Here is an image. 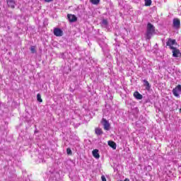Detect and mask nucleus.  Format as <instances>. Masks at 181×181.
Segmentation results:
<instances>
[{
  "label": "nucleus",
  "mask_w": 181,
  "mask_h": 181,
  "mask_svg": "<svg viewBox=\"0 0 181 181\" xmlns=\"http://www.w3.org/2000/svg\"><path fill=\"white\" fill-rule=\"evenodd\" d=\"M153 35H156V31L155 30V26L153 25L152 23H148L145 37L147 40H151Z\"/></svg>",
  "instance_id": "1"
},
{
  "label": "nucleus",
  "mask_w": 181,
  "mask_h": 181,
  "mask_svg": "<svg viewBox=\"0 0 181 181\" xmlns=\"http://www.w3.org/2000/svg\"><path fill=\"white\" fill-rule=\"evenodd\" d=\"M100 123L103 125L105 131H110V129H111V124H110V122L107 120V119L103 118Z\"/></svg>",
  "instance_id": "2"
},
{
  "label": "nucleus",
  "mask_w": 181,
  "mask_h": 181,
  "mask_svg": "<svg viewBox=\"0 0 181 181\" xmlns=\"http://www.w3.org/2000/svg\"><path fill=\"white\" fill-rule=\"evenodd\" d=\"M179 93H181V85H177L175 88L173 89V94L177 98H180V95Z\"/></svg>",
  "instance_id": "3"
},
{
  "label": "nucleus",
  "mask_w": 181,
  "mask_h": 181,
  "mask_svg": "<svg viewBox=\"0 0 181 181\" xmlns=\"http://www.w3.org/2000/svg\"><path fill=\"white\" fill-rule=\"evenodd\" d=\"M177 45V42H176V40H173L172 38H168V40L166 42V46H169L170 49H172V47L173 45Z\"/></svg>",
  "instance_id": "4"
},
{
  "label": "nucleus",
  "mask_w": 181,
  "mask_h": 181,
  "mask_svg": "<svg viewBox=\"0 0 181 181\" xmlns=\"http://www.w3.org/2000/svg\"><path fill=\"white\" fill-rule=\"evenodd\" d=\"M54 35L57 37H60V36L63 35V30L59 28H54Z\"/></svg>",
  "instance_id": "5"
},
{
  "label": "nucleus",
  "mask_w": 181,
  "mask_h": 181,
  "mask_svg": "<svg viewBox=\"0 0 181 181\" xmlns=\"http://www.w3.org/2000/svg\"><path fill=\"white\" fill-rule=\"evenodd\" d=\"M171 50H173V57H179L180 56V50H179L176 47H171Z\"/></svg>",
  "instance_id": "6"
},
{
  "label": "nucleus",
  "mask_w": 181,
  "mask_h": 181,
  "mask_svg": "<svg viewBox=\"0 0 181 181\" xmlns=\"http://www.w3.org/2000/svg\"><path fill=\"white\" fill-rule=\"evenodd\" d=\"M67 18H68V21H69V22L71 23H74V22H77V18L76 17L75 15L68 14Z\"/></svg>",
  "instance_id": "7"
},
{
  "label": "nucleus",
  "mask_w": 181,
  "mask_h": 181,
  "mask_svg": "<svg viewBox=\"0 0 181 181\" xmlns=\"http://www.w3.org/2000/svg\"><path fill=\"white\" fill-rule=\"evenodd\" d=\"M173 25V28H175V29H179L180 28V20H179L178 18H174Z\"/></svg>",
  "instance_id": "8"
},
{
  "label": "nucleus",
  "mask_w": 181,
  "mask_h": 181,
  "mask_svg": "<svg viewBox=\"0 0 181 181\" xmlns=\"http://www.w3.org/2000/svg\"><path fill=\"white\" fill-rule=\"evenodd\" d=\"M8 6L9 8H11L12 9H14L15 5H16V3L15 2V0H7L6 1Z\"/></svg>",
  "instance_id": "9"
},
{
  "label": "nucleus",
  "mask_w": 181,
  "mask_h": 181,
  "mask_svg": "<svg viewBox=\"0 0 181 181\" xmlns=\"http://www.w3.org/2000/svg\"><path fill=\"white\" fill-rule=\"evenodd\" d=\"M143 83L144 87H146V90H147V91H149V90H151V84L149 83V82L146 81V79H144Z\"/></svg>",
  "instance_id": "10"
},
{
  "label": "nucleus",
  "mask_w": 181,
  "mask_h": 181,
  "mask_svg": "<svg viewBox=\"0 0 181 181\" xmlns=\"http://www.w3.org/2000/svg\"><path fill=\"white\" fill-rule=\"evenodd\" d=\"M134 97L135 98L136 100H142L143 96L139 92L135 91L134 93Z\"/></svg>",
  "instance_id": "11"
},
{
  "label": "nucleus",
  "mask_w": 181,
  "mask_h": 181,
  "mask_svg": "<svg viewBox=\"0 0 181 181\" xmlns=\"http://www.w3.org/2000/svg\"><path fill=\"white\" fill-rule=\"evenodd\" d=\"M93 156L95 158V159H100V153H98V149H95L92 152Z\"/></svg>",
  "instance_id": "12"
},
{
  "label": "nucleus",
  "mask_w": 181,
  "mask_h": 181,
  "mask_svg": "<svg viewBox=\"0 0 181 181\" xmlns=\"http://www.w3.org/2000/svg\"><path fill=\"white\" fill-rule=\"evenodd\" d=\"M107 144L109 146H110V148H112V149H117V144H115V142L112 141H109Z\"/></svg>",
  "instance_id": "13"
},
{
  "label": "nucleus",
  "mask_w": 181,
  "mask_h": 181,
  "mask_svg": "<svg viewBox=\"0 0 181 181\" xmlns=\"http://www.w3.org/2000/svg\"><path fill=\"white\" fill-rule=\"evenodd\" d=\"M95 133L96 134V135L100 136L103 135V134H104V132H103V129H101L100 128H95Z\"/></svg>",
  "instance_id": "14"
},
{
  "label": "nucleus",
  "mask_w": 181,
  "mask_h": 181,
  "mask_svg": "<svg viewBox=\"0 0 181 181\" xmlns=\"http://www.w3.org/2000/svg\"><path fill=\"white\" fill-rule=\"evenodd\" d=\"M100 25L103 28H107V26H108V21H107V19H103L100 23Z\"/></svg>",
  "instance_id": "15"
},
{
  "label": "nucleus",
  "mask_w": 181,
  "mask_h": 181,
  "mask_svg": "<svg viewBox=\"0 0 181 181\" xmlns=\"http://www.w3.org/2000/svg\"><path fill=\"white\" fill-rule=\"evenodd\" d=\"M37 100L38 103H43V100H42V95H40V93H37Z\"/></svg>",
  "instance_id": "16"
},
{
  "label": "nucleus",
  "mask_w": 181,
  "mask_h": 181,
  "mask_svg": "<svg viewBox=\"0 0 181 181\" xmlns=\"http://www.w3.org/2000/svg\"><path fill=\"white\" fill-rule=\"evenodd\" d=\"M146 6H151L152 5V0H145Z\"/></svg>",
  "instance_id": "17"
},
{
  "label": "nucleus",
  "mask_w": 181,
  "mask_h": 181,
  "mask_svg": "<svg viewBox=\"0 0 181 181\" xmlns=\"http://www.w3.org/2000/svg\"><path fill=\"white\" fill-rule=\"evenodd\" d=\"M30 50L33 54H35V53H36V47L31 46V47L30 48Z\"/></svg>",
  "instance_id": "18"
},
{
  "label": "nucleus",
  "mask_w": 181,
  "mask_h": 181,
  "mask_svg": "<svg viewBox=\"0 0 181 181\" xmlns=\"http://www.w3.org/2000/svg\"><path fill=\"white\" fill-rule=\"evenodd\" d=\"M99 45L100 46V47L103 49V50H104V49H105L107 47V44L103 42H99Z\"/></svg>",
  "instance_id": "19"
},
{
  "label": "nucleus",
  "mask_w": 181,
  "mask_h": 181,
  "mask_svg": "<svg viewBox=\"0 0 181 181\" xmlns=\"http://www.w3.org/2000/svg\"><path fill=\"white\" fill-rule=\"evenodd\" d=\"M90 2L93 5H98L100 4V0H90Z\"/></svg>",
  "instance_id": "20"
},
{
  "label": "nucleus",
  "mask_w": 181,
  "mask_h": 181,
  "mask_svg": "<svg viewBox=\"0 0 181 181\" xmlns=\"http://www.w3.org/2000/svg\"><path fill=\"white\" fill-rule=\"evenodd\" d=\"M66 153H67L68 155H71V153H73V152L71 151V148H68L66 149Z\"/></svg>",
  "instance_id": "21"
},
{
  "label": "nucleus",
  "mask_w": 181,
  "mask_h": 181,
  "mask_svg": "<svg viewBox=\"0 0 181 181\" xmlns=\"http://www.w3.org/2000/svg\"><path fill=\"white\" fill-rule=\"evenodd\" d=\"M102 181H107V179L105 178V176L102 175L101 177Z\"/></svg>",
  "instance_id": "22"
},
{
  "label": "nucleus",
  "mask_w": 181,
  "mask_h": 181,
  "mask_svg": "<svg viewBox=\"0 0 181 181\" xmlns=\"http://www.w3.org/2000/svg\"><path fill=\"white\" fill-rule=\"evenodd\" d=\"M44 1H45V2H47V3L53 2V0H44Z\"/></svg>",
  "instance_id": "23"
}]
</instances>
